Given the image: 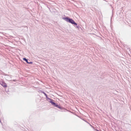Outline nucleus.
Wrapping results in <instances>:
<instances>
[{"label": "nucleus", "mask_w": 131, "mask_h": 131, "mask_svg": "<svg viewBox=\"0 0 131 131\" xmlns=\"http://www.w3.org/2000/svg\"><path fill=\"white\" fill-rule=\"evenodd\" d=\"M1 84L4 87L6 88L7 87L6 84L5 82H2L1 83Z\"/></svg>", "instance_id": "f03ea898"}, {"label": "nucleus", "mask_w": 131, "mask_h": 131, "mask_svg": "<svg viewBox=\"0 0 131 131\" xmlns=\"http://www.w3.org/2000/svg\"><path fill=\"white\" fill-rule=\"evenodd\" d=\"M63 19L69 22L72 24H74L76 25H77V24L74 22V21L72 19L68 18V17L63 18Z\"/></svg>", "instance_id": "f257e3e1"}, {"label": "nucleus", "mask_w": 131, "mask_h": 131, "mask_svg": "<svg viewBox=\"0 0 131 131\" xmlns=\"http://www.w3.org/2000/svg\"><path fill=\"white\" fill-rule=\"evenodd\" d=\"M54 105L56 107H58L59 108H60V107L58 105L56 104V103H55V104Z\"/></svg>", "instance_id": "20e7f679"}, {"label": "nucleus", "mask_w": 131, "mask_h": 131, "mask_svg": "<svg viewBox=\"0 0 131 131\" xmlns=\"http://www.w3.org/2000/svg\"><path fill=\"white\" fill-rule=\"evenodd\" d=\"M45 95L46 96H47V95H46V94H45Z\"/></svg>", "instance_id": "423d86ee"}, {"label": "nucleus", "mask_w": 131, "mask_h": 131, "mask_svg": "<svg viewBox=\"0 0 131 131\" xmlns=\"http://www.w3.org/2000/svg\"><path fill=\"white\" fill-rule=\"evenodd\" d=\"M51 103H52V104L54 105L55 104V103H54L53 102H51Z\"/></svg>", "instance_id": "39448f33"}, {"label": "nucleus", "mask_w": 131, "mask_h": 131, "mask_svg": "<svg viewBox=\"0 0 131 131\" xmlns=\"http://www.w3.org/2000/svg\"><path fill=\"white\" fill-rule=\"evenodd\" d=\"M23 59L26 62L28 63H32V62H28V60L27 59H26L25 58H24Z\"/></svg>", "instance_id": "7ed1b4c3"}]
</instances>
